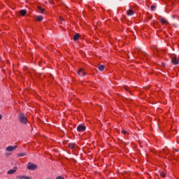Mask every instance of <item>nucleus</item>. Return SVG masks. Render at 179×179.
Instances as JSON below:
<instances>
[{"mask_svg": "<svg viewBox=\"0 0 179 179\" xmlns=\"http://www.w3.org/2000/svg\"><path fill=\"white\" fill-rule=\"evenodd\" d=\"M18 120L21 124H27V117L24 113H20L18 115Z\"/></svg>", "mask_w": 179, "mask_h": 179, "instance_id": "nucleus-1", "label": "nucleus"}, {"mask_svg": "<svg viewBox=\"0 0 179 179\" xmlns=\"http://www.w3.org/2000/svg\"><path fill=\"white\" fill-rule=\"evenodd\" d=\"M27 169L28 170H31V171H34V170H37V169H38V166L37 164H34V163L29 162L27 164Z\"/></svg>", "mask_w": 179, "mask_h": 179, "instance_id": "nucleus-2", "label": "nucleus"}, {"mask_svg": "<svg viewBox=\"0 0 179 179\" xmlns=\"http://www.w3.org/2000/svg\"><path fill=\"white\" fill-rule=\"evenodd\" d=\"M15 149H17V145H9L6 148V152H13V150H15Z\"/></svg>", "mask_w": 179, "mask_h": 179, "instance_id": "nucleus-3", "label": "nucleus"}, {"mask_svg": "<svg viewBox=\"0 0 179 179\" xmlns=\"http://www.w3.org/2000/svg\"><path fill=\"white\" fill-rule=\"evenodd\" d=\"M77 131L78 132H83L84 131H86V126L80 124L77 127Z\"/></svg>", "mask_w": 179, "mask_h": 179, "instance_id": "nucleus-4", "label": "nucleus"}, {"mask_svg": "<svg viewBox=\"0 0 179 179\" xmlns=\"http://www.w3.org/2000/svg\"><path fill=\"white\" fill-rule=\"evenodd\" d=\"M77 73L78 76H86V73H85V69H80Z\"/></svg>", "mask_w": 179, "mask_h": 179, "instance_id": "nucleus-5", "label": "nucleus"}, {"mask_svg": "<svg viewBox=\"0 0 179 179\" xmlns=\"http://www.w3.org/2000/svg\"><path fill=\"white\" fill-rule=\"evenodd\" d=\"M17 170V167L15 166L13 169L8 171L7 174H15Z\"/></svg>", "mask_w": 179, "mask_h": 179, "instance_id": "nucleus-6", "label": "nucleus"}, {"mask_svg": "<svg viewBox=\"0 0 179 179\" xmlns=\"http://www.w3.org/2000/svg\"><path fill=\"white\" fill-rule=\"evenodd\" d=\"M171 63L173 64V65H178L179 61L177 57H173L171 59Z\"/></svg>", "mask_w": 179, "mask_h": 179, "instance_id": "nucleus-7", "label": "nucleus"}, {"mask_svg": "<svg viewBox=\"0 0 179 179\" xmlns=\"http://www.w3.org/2000/svg\"><path fill=\"white\" fill-rule=\"evenodd\" d=\"M17 179H31V177L21 175V176H17Z\"/></svg>", "mask_w": 179, "mask_h": 179, "instance_id": "nucleus-8", "label": "nucleus"}, {"mask_svg": "<svg viewBox=\"0 0 179 179\" xmlns=\"http://www.w3.org/2000/svg\"><path fill=\"white\" fill-rule=\"evenodd\" d=\"M37 9L39 13H42V14L44 13L45 10L44 8H41V6H38Z\"/></svg>", "mask_w": 179, "mask_h": 179, "instance_id": "nucleus-9", "label": "nucleus"}, {"mask_svg": "<svg viewBox=\"0 0 179 179\" xmlns=\"http://www.w3.org/2000/svg\"><path fill=\"white\" fill-rule=\"evenodd\" d=\"M35 19L36 20H37V22H42L43 20V17L42 16H40V15H36L35 16Z\"/></svg>", "mask_w": 179, "mask_h": 179, "instance_id": "nucleus-10", "label": "nucleus"}, {"mask_svg": "<svg viewBox=\"0 0 179 179\" xmlns=\"http://www.w3.org/2000/svg\"><path fill=\"white\" fill-rule=\"evenodd\" d=\"M127 15L128 16H133L134 15V10H132L131 9H129L127 11Z\"/></svg>", "mask_w": 179, "mask_h": 179, "instance_id": "nucleus-11", "label": "nucleus"}, {"mask_svg": "<svg viewBox=\"0 0 179 179\" xmlns=\"http://www.w3.org/2000/svg\"><path fill=\"white\" fill-rule=\"evenodd\" d=\"M26 13H27V11L26 10H20V15H21V16H25Z\"/></svg>", "mask_w": 179, "mask_h": 179, "instance_id": "nucleus-12", "label": "nucleus"}, {"mask_svg": "<svg viewBox=\"0 0 179 179\" xmlns=\"http://www.w3.org/2000/svg\"><path fill=\"white\" fill-rule=\"evenodd\" d=\"M160 20L162 24H166V23H169V22H167V20H166V18L164 17H162Z\"/></svg>", "mask_w": 179, "mask_h": 179, "instance_id": "nucleus-13", "label": "nucleus"}, {"mask_svg": "<svg viewBox=\"0 0 179 179\" xmlns=\"http://www.w3.org/2000/svg\"><path fill=\"white\" fill-rule=\"evenodd\" d=\"M79 37H80L79 34H76L73 36V41H78V40H79Z\"/></svg>", "mask_w": 179, "mask_h": 179, "instance_id": "nucleus-14", "label": "nucleus"}, {"mask_svg": "<svg viewBox=\"0 0 179 179\" xmlns=\"http://www.w3.org/2000/svg\"><path fill=\"white\" fill-rule=\"evenodd\" d=\"M97 68L101 71V72H103V71H104V65H99L97 66Z\"/></svg>", "mask_w": 179, "mask_h": 179, "instance_id": "nucleus-15", "label": "nucleus"}, {"mask_svg": "<svg viewBox=\"0 0 179 179\" xmlns=\"http://www.w3.org/2000/svg\"><path fill=\"white\" fill-rule=\"evenodd\" d=\"M69 148H70V149H73L75 148V144L74 143L69 144Z\"/></svg>", "mask_w": 179, "mask_h": 179, "instance_id": "nucleus-16", "label": "nucleus"}, {"mask_svg": "<svg viewBox=\"0 0 179 179\" xmlns=\"http://www.w3.org/2000/svg\"><path fill=\"white\" fill-rule=\"evenodd\" d=\"M19 157H23V156H26V152H22L17 155Z\"/></svg>", "mask_w": 179, "mask_h": 179, "instance_id": "nucleus-17", "label": "nucleus"}, {"mask_svg": "<svg viewBox=\"0 0 179 179\" xmlns=\"http://www.w3.org/2000/svg\"><path fill=\"white\" fill-rule=\"evenodd\" d=\"M160 176H162V178H164L166 177V173H164V172H161Z\"/></svg>", "mask_w": 179, "mask_h": 179, "instance_id": "nucleus-18", "label": "nucleus"}, {"mask_svg": "<svg viewBox=\"0 0 179 179\" xmlns=\"http://www.w3.org/2000/svg\"><path fill=\"white\" fill-rule=\"evenodd\" d=\"M155 8H156V6H155V5H152L150 6L151 10H155Z\"/></svg>", "mask_w": 179, "mask_h": 179, "instance_id": "nucleus-19", "label": "nucleus"}, {"mask_svg": "<svg viewBox=\"0 0 179 179\" xmlns=\"http://www.w3.org/2000/svg\"><path fill=\"white\" fill-rule=\"evenodd\" d=\"M122 133L124 134V135H127V134H128V131H127V130H122Z\"/></svg>", "mask_w": 179, "mask_h": 179, "instance_id": "nucleus-20", "label": "nucleus"}, {"mask_svg": "<svg viewBox=\"0 0 179 179\" xmlns=\"http://www.w3.org/2000/svg\"><path fill=\"white\" fill-rule=\"evenodd\" d=\"M56 179H65V178H64V177L62 176H57V177L56 178Z\"/></svg>", "mask_w": 179, "mask_h": 179, "instance_id": "nucleus-21", "label": "nucleus"}, {"mask_svg": "<svg viewBox=\"0 0 179 179\" xmlns=\"http://www.w3.org/2000/svg\"><path fill=\"white\" fill-rule=\"evenodd\" d=\"M59 20H60L61 22H64V18H63L62 17H59Z\"/></svg>", "mask_w": 179, "mask_h": 179, "instance_id": "nucleus-22", "label": "nucleus"}, {"mask_svg": "<svg viewBox=\"0 0 179 179\" xmlns=\"http://www.w3.org/2000/svg\"><path fill=\"white\" fill-rule=\"evenodd\" d=\"M0 120H2V115L0 114Z\"/></svg>", "mask_w": 179, "mask_h": 179, "instance_id": "nucleus-23", "label": "nucleus"}]
</instances>
